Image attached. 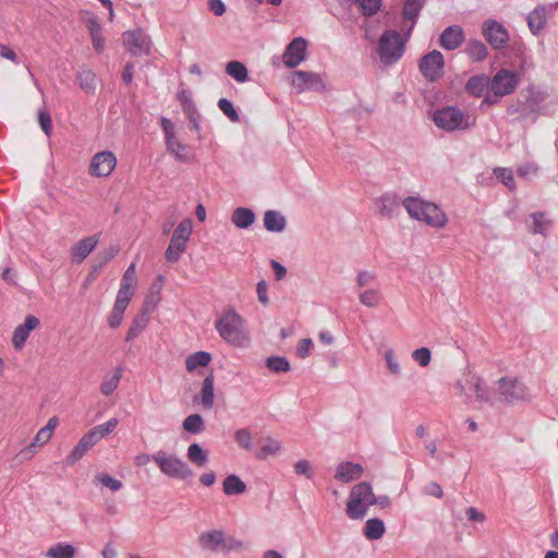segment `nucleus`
<instances>
[{"instance_id":"obj_1","label":"nucleus","mask_w":558,"mask_h":558,"mask_svg":"<svg viewBox=\"0 0 558 558\" xmlns=\"http://www.w3.org/2000/svg\"><path fill=\"white\" fill-rule=\"evenodd\" d=\"M402 206L411 219L423 222L428 227L441 229L448 223L446 213L433 202L408 196L402 201Z\"/></svg>"},{"instance_id":"obj_2","label":"nucleus","mask_w":558,"mask_h":558,"mask_svg":"<svg viewBox=\"0 0 558 558\" xmlns=\"http://www.w3.org/2000/svg\"><path fill=\"white\" fill-rule=\"evenodd\" d=\"M220 337L234 347H245L250 342L244 328V319L234 310L225 312L215 324Z\"/></svg>"},{"instance_id":"obj_3","label":"nucleus","mask_w":558,"mask_h":558,"mask_svg":"<svg viewBox=\"0 0 558 558\" xmlns=\"http://www.w3.org/2000/svg\"><path fill=\"white\" fill-rule=\"evenodd\" d=\"M197 543L203 550L210 553L228 554L243 548L241 541L228 536L225 531L218 529L202 532Z\"/></svg>"},{"instance_id":"obj_4","label":"nucleus","mask_w":558,"mask_h":558,"mask_svg":"<svg viewBox=\"0 0 558 558\" xmlns=\"http://www.w3.org/2000/svg\"><path fill=\"white\" fill-rule=\"evenodd\" d=\"M373 489L369 483L362 482L351 489L347 514L352 520H359L366 515L367 509L372 506Z\"/></svg>"},{"instance_id":"obj_5","label":"nucleus","mask_w":558,"mask_h":558,"mask_svg":"<svg viewBox=\"0 0 558 558\" xmlns=\"http://www.w3.org/2000/svg\"><path fill=\"white\" fill-rule=\"evenodd\" d=\"M154 462L158 465L162 474L177 480H186L193 476L192 469L182 459L175 454L158 450L153 454Z\"/></svg>"},{"instance_id":"obj_6","label":"nucleus","mask_w":558,"mask_h":558,"mask_svg":"<svg viewBox=\"0 0 558 558\" xmlns=\"http://www.w3.org/2000/svg\"><path fill=\"white\" fill-rule=\"evenodd\" d=\"M435 124L445 131L466 130L473 125L474 120L457 107H445L437 110L433 118Z\"/></svg>"},{"instance_id":"obj_7","label":"nucleus","mask_w":558,"mask_h":558,"mask_svg":"<svg viewBox=\"0 0 558 558\" xmlns=\"http://www.w3.org/2000/svg\"><path fill=\"white\" fill-rule=\"evenodd\" d=\"M378 56L381 63L391 65L396 63L404 52V41L397 31H386L378 40Z\"/></svg>"},{"instance_id":"obj_8","label":"nucleus","mask_w":558,"mask_h":558,"mask_svg":"<svg viewBox=\"0 0 558 558\" xmlns=\"http://www.w3.org/2000/svg\"><path fill=\"white\" fill-rule=\"evenodd\" d=\"M122 41L133 57L147 56L150 52V37L141 28L124 32Z\"/></svg>"},{"instance_id":"obj_9","label":"nucleus","mask_w":558,"mask_h":558,"mask_svg":"<svg viewBox=\"0 0 558 558\" xmlns=\"http://www.w3.org/2000/svg\"><path fill=\"white\" fill-rule=\"evenodd\" d=\"M456 387L460 395H466V389H470L474 391L476 401L492 403V397L485 381L476 374L468 372L464 374V379L457 381Z\"/></svg>"},{"instance_id":"obj_10","label":"nucleus","mask_w":558,"mask_h":558,"mask_svg":"<svg viewBox=\"0 0 558 558\" xmlns=\"http://www.w3.org/2000/svg\"><path fill=\"white\" fill-rule=\"evenodd\" d=\"M422 75L429 82H436L444 75L445 60L438 50H433L422 57L418 63Z\"/></svg>"},{"instance_id":"obj_11","label":"nucleus","mask_w":558,"mask_h":558,"mask_svg":"<svg viewBox=\"0 0 558 558\" xmlns=\"http://www.w3.org/2000/svg\"><path fill=\"white\" fill-rule=\"evenodd\" d=\"M291 85L299 94L304 92H323L325 89L322 76L308 71H294Z\"/></svg>"},{"instance_id":"obj_12","label":"nucleus","mask_w":558,"mask_h":558,"mask_svg":"<svg viewBox=\"0 0 558 558\" xmlns=\"http://www.w3.org/2000/svg\"><path fill=\"white\" fill-rule=\"evenodd\" d=\"M519 84L517 74L510 70L502 69L489 80V88L497 97H504L513 93Z\"/></svg>"},{"instance_id":"obj_13","label":"nucleus","mask_w":558,"mask_h":558,"mask_svg":"<svg viewBox=\"0 0 558 558\" xmlns=\"http://www.w3.org/2000/svg\"><path fill=\"white\" fill-rule=\"evenodd\" d=\"M500 400L507 402L521 401L529 396L523 383L515 378H501L498 381Z\"/></svg>"},{"instance_id":"obj_14","label":"nucleus","mask_w":558,"mask_h":558,"mask_svg":"<svg viewBox=\"0 0 558 558\" xmlns=\"http://www.w3.org/2000/svg\"><path fill=\"white\" fill-rule=\"evenodd\" d=\"M483 36L494 49H502L508 45L509 34L502 24L495 20L485 21Z\"/></svg>"},{"instance_id":"obj_15","label":"nucleus","mask_w":558,"mask_h":558,"mask_svg":"<svg viewBox=\"0 0 558 558\" xmlns=\"http://www.w3.org/2000/svg\"><path fill=\"white\" fill-rule=\"evenodd\" d=\"M307 41L302 37H296L287 46L282 62L287 68L293 69L301 64L306 57Z\"/></svg>"},{"instance_id":"obj_16","label":"nucleus","mask_w":558,"mask_h":558,"mask_svg":"<svg viewBox=\"0 0 558 558\" xmlns=\"http://www.w3.org/2000/svg\"><path fill=\"white\" fill-rule=\"evenodd\" d=\"M117 165V158L112 151L97 153L89 165V173L93 177H108Z\"/></svg>"},{"instance_id":"obj_17","label":"nucleus","mask_w":558,"mask_h":558,"mask_svg":"<svg viewBox=\"0 0 558 558\" xmlns=\"http://www.w3.org/2000/svg\"><path fill=\"white\" fill-rule=\"evenodd\" d=\"M402 202L395 193H385L374 202V213L384 218H392L399 214Z\"/></svg>"},{"instance_id":"obj_18","label":"nucleus","mask_w":558,"mask_h":558,"mask_svg":"<svg viewBox=\"0 0 558 558\" xmlns=\"http://www.w3.org/2000/svg\"><path fill=\"white\" fill-rule=\"evenodd\" d=\"M465 40V34L460 25L446 27L439 36V44L446 50L458 49Z\"/></svg>"},{"instance_id":"obj_19","label":"nucleus","mask_w":558,"mask_h":558,"mask_svg":"<svg viewBox=\"0 0 558 558\" xmlns=\"http://www.w3.org/2000/svg\"><path fill=\"white\" fill-rule=\"evenodd\" d=\"M39 319L34 315H27L23 324L19 325L13 332L12 343L16 350L22 349L32 330L39 326Z\"/></svg>"},{"instance_id":"obj_20","label":"nucleus","mask_w":558,"mask_h":558,"mask_svg":"<svg viewBox=\"0 0 558 558\" xmlns=\"http://www.w3.org/2000/svg\"><path fill=\"white\" fill-rule=\"evenodd\" d=\"M98 242V235H90L80 240L71 250L72 260L77 264L82 263L95 250Z\"/></svg>"},{"instance_id":"obj_21","label":"nucleus","mask_w":558,"mask_h":558,"mask_svg":"<svg viewBox=\"0 0 558 558\" xmlns=\"http://www.w3.org/2000/svg\"><path fill=\"white\" fill-rule=\"evenodd\" d=\"M97 441L95 440V435L93 433L87 432L71 451V453L66 457L65 462L69 465L75 464L80 459H82L89 449H92Z\"/></svg>"},{"instance_id":"obj_22","label":"nucleus","mask_w":558,"mask_h":558,"mask_svg":"<svg viewBox=\"0 0 558 558\" xmlns=\"http://www.w3.org/2000/svg\"><path fill=\"white\" fill-rule=\"evenodd\" d=\"M363 471L360 463L341 462L336 469L335 478L343 483H350L360 478Z\"/></svg>"},{"instance_id":"obj_23","label":"nucleus","mask_w":558,"mask_h":558,"mask_svg":"<svg viewBox=\"0 0 558 558\" xmlns=\"http://www.w3.org/2000/svg\"><path fill=\"white\" fill-rule=\"evenodd\" d=\"M403 2L402 16L404 20L411 22V25L407 29V35H409L414 27L420 11L423 8L424 0H403Z\"/></svg>"},{"instance_id":"obj_24","label":"nucleus","mask_w":558,"mask_h":558,"mask_svg":"<svg viewBox=\"0 0 558 558\" xmlns=\"http://www.w3.org/2000/svg\"><path fill=\"white\" fill-rule=\"evenodd\" d=\"M360 303L369 308L378 307L383 302V294L378 288L371 287L360 290L357 293Z\"/></svg>"},{"instance_id":"obj_25","label":"nucleus","mask_w":558,"mask_h":558,"mask_svg":"<svg viewBox=\"0 0 558 558\" xmlns=\"http://www.w3.org/2000/svg\"><path fill=\"white\" fill-rule=\"evenodd\" d=\"M286 217L277 210H267L264 215V227L270 232H282L286 229Z\"/></svg>"},{"instance_id":"obj_26","label":"nucleus","mask_w":558,"mask_h":558,"mask_svg":"<svg viewBox=\"0 0 558 558\" xmlns=\"http://www.w3.org/2000/svg\"><path fill=\"white\" fill-rule=\"evenodd\" d=\"M215 377L214 373H209L202 385L201 389V402L205 409H211L215 402Z\"/></svg>"},{"instance_id":"obj_27","label":"nucleus","mask_w":558,"mask_h":558,"mask_svg":"<svg viewBox=\"0 0 558 558\" xmlns=\"http://www.w3.org/2000/svg\"><path fill=\"white\" fill-rule=\"evenodd\" d=\"M233 225L240 229H247L255 221V214L252 209L246 207H238L231 216Z\"/></svg>"},{"instance_id":"obj_28","label":"nucleus","mask_w":558,"mask_h":558,"mask_svg":"<svg viewBox=\"0 0 558 558\" xmlns=\"http://www.w3.org/2000/svg\"><path fill=\"white\" fill-rule=\"evenodd\" d=\"M488 87L489 78L485 75H476L469 78L465 90L474 97H482Z\"/></svg>"},{"instance_id":"obj_29","label":"nucleus","mask_w":558,"mask_h":558,"mask_svg":"<svg viewBox=\"0 0 558 558\" xmlns=\"http://www.w3.org/2000/svg\"><path fill=\"white\" fill-rule=\"evenodd\" d=\"M122 374L123 368L121 366H118L112 374H107L100 385V392L106 397L111 396L118 388Z\"/></svg>"},{"instance_id":"obj_30","label":"nucleus","mask_w":558,"mask_h":558,"mask_svg":"<svg viewBox=\"0 0 558 558\" xmlns=\"http://www.w3.org/2000/svg\"><path fill=\"white\" fill-rule=\"evenodd\" d=\"M148 322H149L148 311H142L141 314H138L137 316L134 317V319L128 330L125 340L132 341L135 338H137L141 335V332L146 328V326L148 325Z\"/></svg>"},{"instance_id":"obj_31","label":"nucleus","mask_w":558,"mask_h":558,"mask_svg":"<svg viewBox=\"0 0 558 558\" xmlns=\"http://www.w3.org/2000/svg\"><path fill=\"white\" fill-rule=\"evenodd\" d=\"M223 493L228 496L245 493V483L235 474L228 475L222 483Z\"/></svg>"},{"instance_id":"obj_32","label":"nucleus","mask_w":558,"mask_h":558,"mask_svg":"<svg viewBox=\"0 0 558 558\" xmlns=\"http://www.w3.org/2000/svg\"><path fill=\"white\" fill-rule=\"evenodd\" d=\"M465 53L472 61L478 62L486 59L488 51L484 43L477 39H472L465 47Z\"/></svg>"},{"instance_id":"obj_33","label":"nucleus","mask_w":558,"mask_h":558,"mask_svg":"<svg viewBox=\"0 0 558 558\" xmlns=\"http://www.w3.org/2000/svg\"><path fill=\"white\" fill-rule=\"evenodd\" d=\"M281 450V444L279 440L271 437H266L262 440L260 448L255 453V457L259 460H265L269 456H274Z\"/></svg>"},{"instance_id":"obj_34","label":"nucleus","mask_w":558,"mask_h":558,"mask_svg":"<svg viewBox=\"0 0 558 558\" xmlns=\"http://www.w3.org/2000/svg\"><path fill=\"white\" fill-rule=\"evenodd\" d=\"M211 361V355L205 351H198L190 354L185 360V366L189 372H194L197 367H205Z\"/></svg>"},{"instance_id":"obj_35","label":"nucleus","mask_w":558,"mask_h":558,"mask_svg":"<svg viewBox=\"0 0 558 558\" xmlns=\"http://www.w3.org/2000/svg\"><path fill=\"white\" fill-rule=\"evenodd\" d=\"M226 72L232 78H234L238 83H245L248 81V71L244 63L240 61H230L226 65Z\"/></svg>"},{"instance_id":"obj_36","label":"nucleus","mask_w":558,"mask_h":558,"mask_svg":"<svg viewBox=\"0 0 558 558\" xmlns=\"http://www.w3.org/2000/svg\"><path fill=\"white\" fill-rule=\"evenodd\" d=\"M167 150L173 155L178 160H189V147L182 144L177 136L167 138L166 141Z\"/></svg>"},{"instance_id":"obj_37","label":"nucleus","mask_w":558,"mask_h":558,"mask_svg":"<svg viewBox=\"0 0 558 558\" xmlns=\"http://www.w3.org/2000/svg\"><path fill=\"white\" fill-rule=\"evenodd\" d=\"M546 24L545 8H536L527 16V25L533 34L541 32Z\"/></svg>"},{"instance_id":"obj_38","label":"nucleus","mask_w":558,"mask_h":558,"mask_svg":"<svg viewBox=\"0 0 558 558\" xmlns=\"http://www.w3.org/2000/svg\"><path fill=\"white\" fill-rule=\"evenodd\" d=\"M45 556L47 558H74L75 547L71 544L58 543L50 547Z\"/></svg>"},{"instance_id":"obj_39","label":"nucleus","mask_w":558,"mask_h":558,"mask_svg":"<svg viewBox=\"0 0 558 558\" xmlns=\"http://www.w3.org/2000/svg\"><path fill=\"white\" fill-rule=\"evenodd\" d=\"M532 225L530 226V230L534 234H543L545 235L549 228L551 227V220L545 218L544 213H533L531 215Z\"/></svg>"},{"instance_id":"obj_40","label":"nucleus","mask_w":558,"mask_h":558,"mask_svg":"<svg viewBox=\"0 0 558 558\" xmlns=\"http://www.w3.org/2000/svg\"><path fill=\"white\" fill-rule=\"evenodd\" d=\"M186 243L171 236L170 244L165 252V258L170 263L178 262L186 248Z\"/></svg>"},{"instance_id":"obj_41","label":"nucleus","mask_w":558,"mask_h":558,"mask_svg":"<svg viewBox=\"0 0 558 558\" xmlns=\"http://www.w3.org/2000/svg\"><path fill=\"white\" fill-rule=\"evenodd\" d=\"M385 533V524L380 519H369L366 521L364 535L372 541L379 539Z\"/></svg>"},{"instance_id":"obj_42","label":"nucleus","mask_w":558,"mask_h":558,"mask_svg":"<svg viewBox=\"0 0 558 558\" xmlns=\"http://www.w3.org/2000/svg\"><path fill=\"white\" fill-rule=\"evenodd\" d=\"M186 456L197 466H204L208 461L207 452L196 442L189 446Z\"/></svg>"},{"instance_id":"obj_43","label":"nucleus","mask_w":558,"mask_h":558,"mask_svg":"<svg viewBox=\"0 0 558 558\" xmlns=\"http://www.w3.org/2000/svg\"><path fill=\"white\" fill-rule=\"evenodd\" d=\"M377 280V275L375 271L362 269L356 272L355 277V288L356 290H363L373 287V284Z\"/></svg>"},{"instance_id":"obj_44","label":"nucleus","mask_w":558,"mask_h":558,"mask_svg":"<svg viewBox=\"0 0 558 558\" xmlns=\"http://www.w3.org/2000/svg\"><path fill=\"white\" fill-rule=\"evenodd\" d=\"M182 427L187 433L199 434L205 429V423L199 414H191L183 421Z\"/></svg>"},{"instance_id":"obj_45","label":"nucleus","mask_w":558,"mask_h":558,"mask_svg":"<svg viewBox=\"0 0 558 558\" xmlns=\"http://www.w3.org/2000/svg\"><path fill=\"white\" fill-rule=\"evenodd\" d=\"M80 86L86 93H94L97 85V76L90 70H83L77 76Z\"/></svg>"},{"instance_id":"obj_46","label":"nucleus","mask_w":558,"mask_h":558,"mask_svg":"<svg viewBox=\"0 0 558 558\" xmlns=\"http://www.w3.org/2000/svg\"><path fill=\"white\" fill-rule=\"evenodd\" d=\"M136 268L135 264L132 263L123 274L119 290L134 293V286L136 284Z\"/></svg>"},{"instance_id":"obj_47","label":"nucleus","mask_w":558,"mask_h":558,"mask_svg":"<svg viewBox=\"0 0 558 558\" xmlns=\"http://www.w3.org/2000/svg\"><path fill=\"white\" fill-rule=\"evenodd\" d=\"M50 438H51V435L47 430H44L43 428H40L37 432L34 441L28 447H26L24 450H22L21 454L24 456L25 458H31L35 453L36 446L37 445L43 446V445L47 444L50 440Z\"/></svg>"},{"instance_id":"obj_48","label":"nucleus","mask_w":558,"mask_h":558,"mask_svg":"<svg viewBox=\"0 0 558 558\" xmlns=\"http://www.w3.org/2000/svg\"><path fill=\"white\" fill-rule=\"evenodd\" d=\"M119 421L116 417L110 418L104 424H99L95 427H93L89 433H93L95 435V440L98 442L101 438L109 435L114 430V428L118 426Z\"/></svg>"},{"instance_id":"obj_49","label":"nucleus","mask_w":558,"mask_h":558,"mask_svg":"<svg viewBox=\"0 0 558 558\" xmlns=\"http://www.w3.org/2000/svg\"><path fill=\"white\" fill-rule=\"evenodd\" d=\"M192 226L190 218L183 219L174 229L172 238L187 242L192 233Z\"/></svg>"},{"instance_id":"obj_50","label":"nucleus","mask_w":558,"mask_h":558,"mask_svg":"<svg viewBox=\"0 0 558 558\" xmlns=\"http://www.w3.org/2000/svg\"><path fill=\"white\" fill-rule=\"evenodd\" d=\"M266 366L275 373H287L290 371V363L282 356H270L266 360Z\"/></svg>"},{"instance_id":"obj_51","label":"nucleus","mask_w":558,"mask_h":558,"mask_svg":"<svg viewBox=\"0 0 558 558\" xmlns=\"http://www.w3.org/2000/svg\"><path fill=\"white\" fill-rule=\"evenodd\" d=\"M218 108L223 112L226 117L232 122H239L240 116L235 110L233 104L227 98H220L218 100Z\"/></svg>"},{"instance_id":"obj_52","label":"nucleus","mask_w":558,"mask_h":558,"mask_svg":"<svg viewBox=\"0 0 558 558\" xmlns=\"http://www.w3.org/2000/svg\"><path fill=\"white\" fill-rule=\"evenodd\" d=\"M96 482L101 484L104 487L109 488L112 492H118L122 488V482L113 478L107 473L97 474L95 477Z\"/></svg>"},{"instance_id":"obj_53","label":"nucleus","mask_w":558,"mask_h":558,"mask_svg":"<svg viewBox=\"0 0 558 558\" xmlns=\"http://www.w3.org/2000/svg\"><path fill=\"white\" fill-rule=\"evenodd\" d=\"M234 440L241 448H243L245 450L252 449L253 437H252L251 432L247 428H240V429L235 430Z\"/></svg>"},{"instance_id":"obj_54","label":"nucleus","mask_w":558,"mask_h":558,"mask_svg":"<svg viewBox=\"0 0 558 558\" xmlns=\"http://www.w3.org/2000/svg\"><path fill=\"white\" fill-rule=\"evenodd\" d=\"M133 296V292L118 291V295L113 305L116 312L124 314Z\"/></svg>"},{"instance_id":"obj_55","label":"nucleus","mask_w":558,"mask_h":558,"mask_svg":"<svg viewBox=\"0 0 558 558\" xmlns=\"http://www.w3.org/2000/svg\"><path fill=\"white\" fill-rule=\"evenodd\" d=\"M364 15L371 16L380 9L381 0H355Z\"/></svg>"},{"instance_id":"obj_56","label":"nucleus","mask_w":558,"mask_h":558,"mask_svg":"<svg viewBox=\"0 0 558 558\" xmlns=\"http://www.w3.org/2000/svg\"><path fill=\"white\" fill-rule=\"evenodd\" d=\"M494 173L507 187L514 189V179L512 171L508 168H496Z\"/></svg>"},{"instance_id":"obj_57","label":"nucleus","mask_w":558,"mask_h":558,"mask_svg":"<svg viewBox=\"0 0 558 558\" xmlns=\"http://www.w3.org/2000/svg\"><path fill=\"white\" fill-rule=\"evenodd\" d=\"M385 360L389 372L395 376L400 375L401 367L392 349L385 352Z\"/></svg>"},{"instance_id":"obj_58","label":"nucleus","mask_w":558,"mask_h":558,"mask_svg":"<svg viewBox=\"0 0 558 558\" xmlns=\"http://www.w3.org/2000/svg\"><path fill=\"white\" fill-rule=\"evenodd\" d=\"M412 357L421 366L425 367L430 363L432 355L429 349L421 348L413 351Z\"/></svg>"},{"instance_id":"obj_59","label":"nucleus","mask_w":558,"mask_h":558,"mask_svg":"<svg viewBox=\"0 0 558 558\" xmlns=\"http://www.w3.org/2000/svg\"><path fill=\"white\" fill-rule=\"evenodd\" d=\"M38 122H39V125H40L41 130L44 131V133L47 136H50L51 131H52V122H51L50 114L45 110H39Z\"/></svg>"},{"instance_id":"obj_60","label":"nucleus","mask_w":558,"mask_h":558,"mask_svg":"<svg viewBox=\"0 0 558 558\" xmlns=\"http://www.w3.org/2000/svg\"><path fill=\"white\" fill-rule=\"evenodd\" d=\"M294 471L298 475H305L307 478L313 477L311 464L306 459L296 461L294 464Z\"/></svg>"},{"instance_id":"obj_61","label":"nucleus","mask_w":558,"mask_h":558,"mask_svg":"<svg viewBox=\"0 0 558 558\" xmlns=\"http://www.w3.org/2000/svg\"><path fill=\"white\" fill-rule=\"evenodd\" d=\"M538 167L535 163H526L523 166H520L517 169V173L521 178L529 179L531 177H535L537 174Z\"/></svg>"},{"instance_id":"obj_62","label":"nucleus","mask_w":558,"mask_h":558,"mask_svg":"<svg viewBox=\"0 0 558 558\" xmlns=\"http://www.w3.org/2000/svg\"><path fill=\"white\" fill-rule=\"evenodd\" d=\"M313 347V341L312 339L310 338H306V339H302L300 342H299V345L296 348V354L301 357V359H305L311 349Z\"/></svg>"},{"instance_id":"obj_63","label":"nucleus","mask_w":558,"mask_h":558,"mask_svg":"<svg viewBox=\"0 0 558 558\" xmlns=\"http://www.w3.org/2000/svg\"><path fill=\"white\" fill-rule=\"evenodd\" d=\"M256 292H257V298H258V301L263 304V305H268L269 304V298L267 295V283L265 280H260L257 286H256Z\"/></svg>"},{"instance_id":"obj_64","label":"nucleus","mask_w":558,"mask_h":558,"mask_svg":"<svg viewBox=\"0 0 558 558\" xmlns=\"http://www.w3.org/2000/svg\"><path fill=\"white\" fill-rule=\"evenodd\" d=\"M208 8L216 16H222L226 13V5L221 0H208Z\"/></svg>"}]
</instances>
